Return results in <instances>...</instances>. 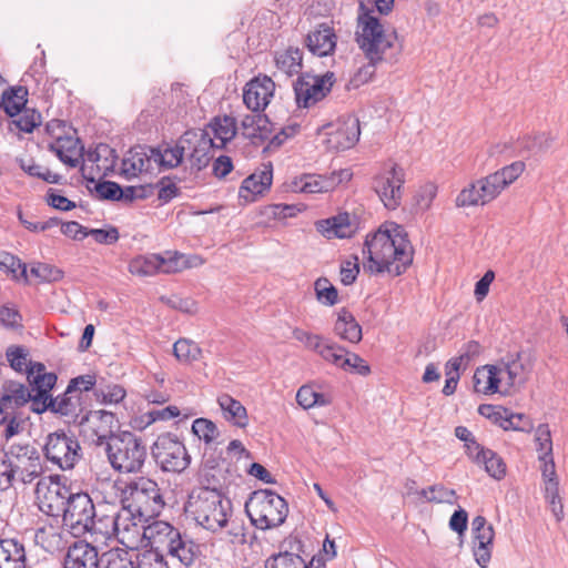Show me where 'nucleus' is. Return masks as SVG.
I'll return each mask as SVG.
<instances>
[{"instance_id": "obj_1", "label": "nucleus", "mask_w": 568, "mask_h": 568, "mask_svg": "<svg viewBox=\"0 0 568 568\" xmlns=\"http://www.w3.org/2000/svg\"><path fill=\"white\" fill-rule=\"evenodd\" d=\"M363 254L364 268L371 273L387 272L398 276L413 262L414 248L405 229L395 222H385L366 237Z\"/></svg>"}, {"instance_id": "obj_2", "label": "nucleus", "mask_w": 568, "mask_h": 568, "mask_svg": "<svg viewBox=\"0 0 568 568\" xmlns=\"http://www.w3.org/2000/svg\"><path fill=\"white\" fill-rule=\"evenodd\" d=\"M185 514L195 524L211 532L227 529L232 542L246 541L244 527L235 525L231 500L217 488L210 486L195 487L189 494L184 506Z\"/></svg>"}, {"instance_id": "obj_3", "label": "nucleus", "mask_w": 568, "mask_h": 568, "mask_svg": "<svg viewBox=\"0 0 568 568\" xmlns=\"http://www.w3.org/2000/svg\"><path fill=\"white\" fill-rule=\"evenodd\" d=\"M355 36L358 47L373 65L383 61L393 63L400 53L396 31L385 28L368 13L358 17Z\"/></svg>"}, {"instance_id": "obj_4", "label": "nucleus", "mask_w": 568, "mask_h": 568, "mask_svg": "<svg viewBox=\"0 0 568 568\" xmlns=\"http://www.w3.org/2000/svg\"><path fill=\"white\" fill-rule=\"evenodd\" d=\"M120 500L124 507L138 513L142 519H151L162 511L165 506L161 489L156 481L146 477L131 480H116Z\"/></svg>"}, {"instance_id": "obj_5", "label": "nucleus", "mask_w": 568, "mask_h": 568, "mask_svg": "<svg viewBox=\"0 0 568 568\" xmlns=\"http://www.w3.org/2000/svg\"><path fill=\"white\" fill-rule=\"evenodd\" d=\"M31 392L18 382L8 381L0 388V438L9 443L24 430L26 420L17 408L30 402Z\"/></svg>"}, {"instance_id": "obj_6", "label": "nucleus", "mask_w": 568, "mask_h": 568, "mask_svg": "<svg viewBox=\"0 0 568 568\" xmlns=\"http://www.w3.org/2000/svg\"><path fill=\"white\" fill-rule=\"evenodd\" d=\"M105 454L115 471L136 474L144 466L146 448L134 434L125 432L110 438L105 446Z\"/></svg>"}, {"instance_id": "obj_7", "label": "nucleus", "mask_w": 568, "mask_h": 568, "mask_svg": "<svg viewBox=\"0 0 568 568\" xmlns=\"http://www.w3.org/2000/svg\"><path fill=\"white\" fill-rule=\"evenodd\" d=\"M245 511L256 528L267 530L285 521L288 506L283 497L265 489L252 494L245 504Z\"/></svg>"}, {"instance_id": "obj_8", "label": "nucleus", "mask_w": 568, "mask_h": 568, "mask_svg": "<svg viewBox=\"0 0 568 568\" xmlns=\"http://www.w3.org/2000/svg\"><path fill=\"white\" fill-rule=\"evenodd\" d=\"M202 263L200 257H189L178 252L148 254L134 257L129 263V272L136 276H153L159 273L173 274Z\"/></svg>"}, {"instance_id": "obj_9", "label": "nucleus", "mask_w": 568, "mask_h": 568, "mask_svg": "<svg viewBox=\"0 0 568 568\" xmlns=\"http://www.w3.org/2000/svg\"><path fill=\"white\" fill-rule=\"evenodd\" d=\"M43 454L47 460L61 470H71L82 458L79 440L63 430L50 433L44 440Z\"/></svg>"}, {"instance_id": "obj_10", "label": "nucleus", "mask_w": 568, "mask_h": 568, "mask_svg": "<svg viewBox=\"0 0 568 568\" xmlns=\"http://www.w3.org/2000/svg\"><path fill=\"white\" fill-rule=\"evenodd\" d=\"M3 450L4 457H7V462H10L17 480L30 484L43 473L40 454L29 443H12Z\"/></svg>"}, {"instance_id": "obj_11", "label": "nucleus", "mask_w": 568, "mask_h": 568, "mask_svg": "<svg viewBox=\"0 0 568 568\" xmlns=\"http://www.w3.org/2000/svg\"><path fill=\"white\" fill-rule=\"evenodd\" d=\"M152 456L164 471L182 473L191 462L184 444L171 434L156 438L152 446Z\"/></svg>"}, {"instance_id": "obj_12", "label": "nucleus", "mask_w": 568, "mask_h": 568, "mask_svg": "<svg viewBox=\"0 0 568 568\" xmlns=\"http://www.w3.org/2000/svg\"><path fill=\"white\" fill-rule=\"evenodd\" d=\"M404 183V170L390 163L374 176L373 190L387 210H396L402 203Z\"/></svg>"}, {"instance_id": "obj_13", "label": "nucleus", "mask_w": 568, "mask_h": 568, "mask_svg": "<svg viewBox=\"0 0 568 568\" xmlns=\"http://www.w3.org/2000/svg\"><path fill=\"white\" fill-rule=\"evenodd\" d=\"M62 515L63 524L72 530V534L81 535L93 526L94 505L85 493L70 494Z\"/></svg>"}, {"instance_id": "obj_14", "label": "nucleus", "mask_w": 568, "mask_h": 568, "mask_svg": "<svg viewBox=\"0 0 568 568\" xmlns=\"http://www.w3.org/2000/svg\"><path fill=\"white\" fill-rule=\"evenodd\" d=\"M70 494L68 487L52 476L41 478L37 483V504L39 509L48 516L55 517L62 514Z\"/></svg>"}, {"instance_id": "obj_15", "label": "nucleus", "mask_w": 568, "mask_h": 568, "mask_svg": "<svg viewBox=\"0 0 568 568\" xmlns=\"http://www.w3.org/2000/svg\"><path fill=\"white\" fill-rule=\"evenodd\" d=\"M353 173L349 169H341L328 175L303 174L292 180L290 187L296 193H326L336 189L339 184L351 181Z\"/></svg>"}, {"instance_id": "obj_16", "label": "nucleus", "mask_w": 568, "mask_h": 568, "mask_svg": "<svg viewBox=\"0 0 568 568\" xmlns=\"http://www.w3.org/2000/svg\"><path fill=\"white\" fill-rule=\"evenodd\" d=\"M333 74L317 77L302 74L294 83L296 103L301 108H310L324 99L331 91Z\"/></svg>"}, {"instance_id": "obj_17", "label": "nucleus", "mask_w": 568, "mask_h": 568, "mask_svg": "<svg viewBox=\"0 0 568 568\" xmlns=\"http://www.w3.org/2000/svg\"><path fill=\"white\" fill-rule=\"evenodd\" d=\"M114 416L105 410L87 412L78 425L81 427L83 436L94 445H103L114 437L112 433V424Z\"/></svg>"}, {"instance_id": "obj_18", "label": "nucleus", "mask_w": 568, "mask_h": 568, "mask_svg": "<svg viewBox=\"0 0 568 568\" xmlns=\"http://www.w3.org/2000/svg\"><path fill=\"white\" fill-rule=\"evenodd\" d=\"M109 524H113L115 527V538L126 547H135L139 539L143 538V529L148 519H142L138 516V513L131 510L128 507L122 509L114 515V518H110Z\"/></svg>"}, {"instance_id": "obj_19", "label": "nucleus", "mask_w": 568, "mask_h": 568, "mask_svg": "<svg viewBox=\"0 0 568 568\" xmlns=\"http://www.w3.org/2000/svg\"><path fill=\"white\" fill-rule=\"evenodd\" d=\"M181 143L184 145L185 152H190L191 165L196 170L209 164L213 158V150L216 149L213 139L202 129L186 131L181 136Z\"/></svg>"}, {"instance_id": "obj_20", "label": "nucleus", "mask_w": 568, "mask_h": 568, "mask_svg": "<svg viewBox=\"0 0 568 568\" xmlns=\"http://www.w3.org/2000/svg\"><path fill=\"white\" fill-rule=\"evenodd\" d=\"M275 83L267 75H258L246 83L243 91V102L247 109L258 112L264 110L274 95Z\"/></svg>"}, {"instance_id": "obj_21", "label": "nucleus", "mask_w": 568, "mask_h": 568, "mask_svg": "<svg viewBox=\"0 0 568 568\" xmlns=\"http://www.w3.org/2000/svg\"><path fill=\"white\" fill-rule=\"evenodd\" d=\"M154 171L151 148L138 145L125 153L121 162L120 174L130 181L143 173H152Z\"/></svg>"}, {"instance_id": "obj_22", "label": "nucleus", "mask_w": 568, "mask_h": 568, "mask_svg": "<svg viewBox=\"0 0 568 568\" xmlns=\"http://www.w3.org/2000/svg\"><path fill=\"white\" fill-rule=\"evenodd\" d=\"M87 397L88 395L81 392L67 388L62 395L53 398L51 412L65 417L70 424H78L87 413Z\"/></svg>"}, {"instance_id": "obj_23", "label": "nucleus", "mask_w": 568, "mask_h": 568, "mask_svg": "<svg viewBox=\"0 0 568 568\" xmlns=\"http://www.w3.org/2000/svg\"><path fill=\"white\" fill-rule=\"evenodd\" d=\"M181 532L171 524L162 520L145 525L143 529L144 546L156 552H166Z\"/></svg>"}, {"instance_id": "obj_24", "label": "nucleus", "mask_w": 568, "mask_h": 568, "mask_svg": "<svg viewBox=\"0 0 568 568\" xmlns=\"http://www.w3.org/2000/svg\"><path fill=\"white\" fill-rule=\"evenodd\" d=\"M359 122L356 118L348 116L339 121L328 133L326 145L329 150L343 151L352 148L359 138Z\"/></svg>"}, {"instance_id": "obj_25", "label": "nucleus", "mask_w": 568, "mask_h": 568, "mask_svg": "<svg viewBox=\"0 0 568 568\" xmlns=\"http://www.w3.org/2000/svg\"><path fill=\"white\" fill-rule=\"evenodd\" d=\"M467 454L495 479H501L506 474V465L493 450L483 448L478 443L467 444Z\"/></svg>"}, {"instance_id": "obj_26", "label": "nucleus", "mask_w": 568, "mask_h": 568, "mask_svg": "<svg viewBox=\"0 0 568 568\" xmlns=\"http://www.w3.org/2000/svg\"><path fill=\"white\" fill-rule=\"evenodd\" d=\"M271 123L264 116L247 114L241 121V134L254 145H261L270 139Z\"/></svg>"}, {"instance_id": "obj_27", "label": "nucleus", "mask_w": 568, "mask_h": 568, "mask_svg": "<svg viewBox=\"0 0 568 568\" xmlns=\"http://www.w3.org/2000/svg\"><path fill=\"white\" fill-rule=\"evenodd\" d=\"M97 549L88 542H75L69 548L64 568H98Z\"/></svg>"}, {"instance_id": "obj_28", "label": "nucleus", "mask_w": 568, "mask_h": 568, "mask_svg": "<svg viewBox=\"0 0 568 568\" xmlns=\"http://www.w3.org/2000/svg\"><path fill=\"white\" fill-rule=\"evenodd\" d=\"M316 230L326 239H346L355 232L349 214L343 213L336 216L316 222Z\"/></svg>"}, {"instance_id": "obj_29", "label": "nucleus", "mask_w": 568, "mask_h": 568, "mask_svg": "<svg viewBox=\"0 0 568 568\" xmlns=\"http://www.w3.org/2000/svg\"><path fill=\"white\" fill-rule=\"evenodd\" d=\"M202 131H206L210 134L216 149H222L236 135V121L229 115L216 116Z\"/></svg>"}, {"instance_id": "obj_30", "label": "nucleus", "mask_w": 568, "mask_h": 568, "mask_svg": "<svg viewBox=\"0 0 568 568\" xmlns=\"http://www.w3.org/2000/svg\"><path fill=\"white\" fill-rule=\"evenodd\" d=\"M50 150L55 153L64 164L75 168L82 158L83 146L80 141L74 136H58L53 143L50 144Z\"/></svg>"}, {"instance_id": "obj_31", "label": "nucleus", "mask_w": 568, "mask_h": 568, "mask_svg": "<svg viewBox=\"0 0 568 568\" xmlns=\"http://www.w3.org/2000/svg\"><path fill=\"white\" fill-rule=\"evenodd\" d=\"M504 382L498 365H485L477 368L474 374V387L477 393L495 394L500 390V384Z\"/></svg>"}, {"instance_id": "obj_32", "label": "nucleus", "mask_w": 568, "mask_h": 568, "mask_svg": "<svg viewBox=\"0 0 568 568\" xmlns=\"http://www.w3.org/2000/svg\"><path fill=\"white\" fill-rule=\"evenodd\" d=\"M310 51L318 57L331 54L336 47V36L333 29L321 24L307 36L306 40Z\"/></svg>"}, {"instance_id": "obj_33", "label": "nucleus", "mask_w": 568, "mask_h": 568, "mask_svg": "<svg viewBox=\"0 0 568 568\" xmlns=\"http://www.w3.org/2000/svg\"><path fill=\"white\" fill-rule=\"evenodd\" d=\"M272 184V171L264 170L246 178L240 187L239 196L246 203L254 202L256 197L270 189Z\"/></svg>"}, {"instance_id": "obj_34", "label": "nucleus", "mask_w": 568, "mask_h": 568, "mask_svg": "<svg viewBox=\"0 0 568 568\" xmlns=\"http://www.w3.org/2000/svg\"><path fill=\"white\" fill-rule=\"evenodd\" d=\"M217 404L226 422L239 428L248 425L247 410L240 400L229 394H222L217 397Z\"/></svg>"}, {"instance_id": "obj_35", "label": "nucleus", "mask_w": 568, "mask_h": 568, "mask_svg": "<svg viewBox=\"0 0 568 568\" xmlns=\"http://www.w3.org/2000/svg\"><path fill=\"white\" fill-rule=\"evenodd\" d=\"M501 376L507 375L506 390L511 387L521 386L528 379L530 372L529 366L523 362L519 354L508 361H503L498 364Z\"/></svg>"}, {"instance_id": "obj_36", "label": "nucleus", "mask_w": 568, "mask_h": 568, "mask_svg": "<svg viewBox=\"0 0 568 568\" xmlns=\"http://www.w3.org/2000/svg\"><path fill=\"white\" fill-rule=\"evenodd\" d=\"M28 382L32 386L30 392L38 393V396L50 395L49 392L57 383V375L48 373L41 363H29Z\"/></svg>"}, {"instance_id": "obj_37", "label": "nucleus", "mask_w": 568, "mask_h": 568, "mask_svg": "<svg viewBox=\"0 0 568 568\" xmlns=\"http://www.w3.org/2000/svg\"><path fill=\"white\" fill-rule=\"evenodd\" d=\"M0 568H26V550L17 539L0 540Z\"/></svg>"}, {"instance_id": "obj_38", "label": "nucleus", "mask_w": 568, "mask_h": 568, "mask_svg": "<svg viewBox=\"0 0 568 568\" xmlns=\"http://www.w3.org/2000/svg\"><path fill=\"white\" fill-rule=\"evenodd\" d=\"M334 332L339 338L353 344L362 341V327L346 308H342L337 313Z\"/></svg>"}, {"instance_id": "obj_39", "label": "nucleus", "mask_w": 568, "mask_h": 568, "mask_svg": "<svg viewBox=\"0 0 568 568\" xmlns=\"http://www.w3.org/2000/svg\"><path fill=\"white\" fill-rule=\"evenodd\" d=\"M155 170L176 168L183 160L185 149L181 139L173 148L155 149L151 148Z\"/></svg>"}, {"instance_id": "obj_40", "label": "nucleus", "mask_w": 568, "mask_h": 568, "mask_svg": "<svg viewBox=\"0 0 568 568\" xmlns=\"http://www.w3.org/2000/svg\"><path fill=\"white\" fill-rule=\"evenodd\" d=\"M494 536L495 532L491 525L474 534V556L476 562L481 568H486L490 560Z\"/></svg>"}, {"instance_id": "obj_41", "label": "nucleus", "mask_w": 568, "mask_h": 568, "mask_svg": "<svg viewBox=\"0 0 568 568\" xmlns=\"http://www.w3.org/2000/svg\"><path fill=\"white\" fill-rule=\"evenodd\" d=\"M166 554L178 558L183 565L190 566L199 554V546L186 536L180 534Z\"/></svg>"}, {"instance_id": "obj_42", "label": "nucleus", "mask_w": 568, "mask_h": 568, "mask_svg": "<svg viewBox=\"0 0 568 568\" xmlns=\"http://www.w3.org/2000/svg\"><path fill=\"white\" fill-rule=\"evenodd\" d=\"M28 90L23 87L10 88L2 93L1 106L10 118H14L24 110Z\"/></svg>"}, {"instance_id": "obj_43", "label": "nucleus", "mask_w": 568, "mask_h": 568, "mask_svg": "<svg viewBox=\"0 0 568 568\" xmlns=\"http://www.w3.org/2000/svg\"><path fill=\"white\" fill-rule=\"evenodd\" d=\"M302 51L297 48H288L275 55L276 68L291 77L302 70Z\"/></svg>"}, {"instance_id": "obj_44", "label": "nucleus", "mask_w": 568, "mask_h": 568, "mask_svg": "<svg viewBox=\"0 0 568 568\" xmlns=\"http://www.w3.org/2000/svg\"><path fill=\"white\" fill-rule=\"evenodd\" d=\"M173 354L180 363L192 364L202 357V349L195 342L180 338L173 345Z\"/></svg>"}, {"instance_id": "obj_45", "label": "nucleus", "mask_w": 568, "mask_h": 568, "mask_svg": "<svg viewBox=\"0 0 568 568\" xmlns=\"http://www.w3.org/2000/svg\"><path fill=\"white\" fill-rule=\"evenodd\" d=\"M21 112L22 113L18 119H12L9 122L8 129L10 132L22 131L26 133H31L41 124V114L34 109H24Z\"/></svg>"}, {"instance_id": "obj_46", "label": "nucleus", "mask_w": 568, "mask_h": 568, "mask_svg": "<svg viewBox=\"0 0 568 568\" xmlns=\"http://www.w3.org/2000/svg\"><path fill=\"white\" fill-rule=\"evenodd\" d=\"M552 142L554 138L548 133L529 135L520 141V152H527L528 155L541 154L551 146Z\"/></svg>"}, {"instance_id": "obj_47", "label": "nucleus", "mask_w": 568, "mask_h": 568, "mask_svg": "<svg viewBox=\"0 0 568 568\" xmlns=\"http://www.w3.org/2000/svg\"><path fill=\"white\" fill-rule=\"evenodd\" d=\"M296 400L304 409L315 406H326L331 404V399L324 394L314 390L310 385L302 386L296 393Z\"/></svg>"}, {"instance_id": "obj_48", "label": "nucleus", "mask_w": 568, "mask_h": 568, "mask_svg": "<svg viewBox=\"0 0 568 568\" xmlns=\"http://www.w3.org/2000/svg\"><path fill=\"white\" fill-rule=\"evenodd\" d=\"M265 568H310L305 560L290 551L273 555L265 561Z\"/></svg>"}, {"instance_id": "obj_49", "label": "nucleus", "mask_w": 568, "mask_h": 568, "mask_svg": "<svg viewBox=\"0 0 568 568\" xmlns=\"http://www.w3.org/2000/svg\"><path fill=\"white\" fill-rule=\"evenodd\" d=\"M347 351L338 344L325 338L316 352L325 362L342 368Z\"/></svg>"}, {"instance_id": "obj_50", "label": "nucleus", "mask_w": 568, "mask_h": 568, "mask_svg": "<svg viewBox=\"0 0 568 568\" xmlns=\"http://www.w3.org/2000/svg\"><path fill=\"white\" fill-rule=\"evenodd\" d=\"M0 268L11 274L16 280H28L27 265L10 253L0 252Z\"/></svg>"}, {"instance_id": "obj_51", "label": "nucleus", "mask_w": 568, "mask_h": 568, "mask_svg": "<svg viewBox=\"0 0 568 568\" xmlns=\"http://www.w3.org/2000/svg\"><path fill=\"white\" fill-rule=\"evenodd\" d=\"M419 495L429 503H447L454 505L456 503V493L443 485H434L422 489Z\"/></svg>"}, {"instance_id": "obj_52", "label": "nucleus", "mask_w": 568, "mask_h": 568, "mask_svg": "<svg viewBox=\"0 0 568 568\" xmlns=\"http://www.w3.org/2000/svg\"><path fill=\"white\" fill-rule=\"evenodd\" d=\"M6 357L11 368L16 372H27L30 367L29 363V351L20 345H11L6 351Z\"/></svg>"}, {"instance_id": "obj_53", "label": "nucleus", "mask_w": 568, "mask_h": 568, "mask_svg": "<svg viewBox=\"0 0 568 568\" xmlns=\"http://www.w3.org/2000/svg\"><path fill=\"white\" fill-rule=\"evenodd\" d=\"M485 200L479 190L477 181L463 189L456 197V205L458 207L485 205Z\"/></svg>"}, {"instance_id": "obj_54", "label": "nucleus", "mask_w": 568, "mask_h": 568, "mask_svg": "<svg viewBox=\"0 0 568 568\" xmlns=\"http://www.w3.org/2000/svg\"><path fill=\"white\" fill-rule=\"evenodd\" d=\"M314 290L316 298L320 303L327 306H333L338 302L337 290L332 285V283L327 278H318L314 284Z\"/></svg>"}, {"instance_id": "obj_55", "label": "nucleus", "mask_w": 568, "mask_h": 568, "mask_svg": "<svg viewBox=\"0 0 568 568\" xmlns=\"http://www.w3.org/2000/svg\"><path fill=\"white\" fill-rule=\"evenodd\" d=\"M498 179L499 176H496L495 173H491L477 180L479 190L486 204L495 200L504 190Z\"/></svg>"}, {"instance_id": "obj_56", "label": "nucleus", "mask_w": 568, "mask_h": 568, "mask_svg": "<svg viewBox=\"0 0 568 568\" xmlns=\"http://www.w3.org/2000/svg\"><path fill=\"white\" fill-rule=\"evenodd\" d=\"M115 152L108 144H99L95 151L90 154V160L97 162L100 170L108 171L112 169L115 162Z\"/></svg>"}, {"instance_id": "obj_57", "label": "nucleus", "mask_w": 568, "mask_h": 568, "mask_svg": "<svg viewBox=\"0 0 568 568\" xmlns=\"http://www.w3.org/2000/svg\"><path fill=\"white\" fill-rule=\"evenodd\" d=\"M192 430L200 439H203L206 444L212 443L219 436L216 425L206 418L195 419L192 424Z\"/></svg>"}, {"instance_id": "obj_58", "label": "nucleus", "mask_w": 568, "mask_h": 568, "mask_svg": "<svg viewBox=\"0 0 568 568\" xmlns=\"http://www.w3.org/2000/svg\"><path fill=\"white\" fill-rule=\"evenodd\" d=\"M525 163L523 161L513 162L509 165L504 166L501 170L495 172L496 176H499V182L504 190L514 183L525 171Z\"/></svg>"}, {"instance_id": "obj_59", "label": "nucleus", "mask_w": 568, "mask_h": 568, "mask_svg": "<svg viewBox=\"0 0 568 568\" xmlns=\"http://www.w3.org/2000/svg\"><path fill=\"white\" fill-rule=\"evenodd\" d=\"M437 186L433 183H427L419 187L414 196L415 206L417 210L425 212L427 211L436 197Z\"/></svg>"}, {"instance_id": "obj_60", "label": "nucleus", "mask_w": 568, "mask_h": 568, "mask_svg": "<svg viewBox=\"0 0 568 568\" xmlns=\"http://www.w3.org/2000/svg\"><path fill=\"white\" fill-rule=\"evenodd\" d=\"M95 396L102 404H118L125 397V390L119 385H108L97 389Z\"/></svg>"}, {"instance_id": "obj_61", "label": "nucleus", "mask_w": 568, "mask_h": 568, "mask_svg": "<svg viewBox=\"0 0 568 568\" xmlns=\"http://www.w3.org/2000/svg\"><path fill=\"white\" fill-rule=\"evenodd\" d=\"M292 334L296 341L301 342L305 346V348L315 353L325 339L322 335L314 334L298 327H295L292 331Z\"/></svg>"}, {"instance_id": "obj_62", "label": "nucleus", "mask_w": 568, "mask_h": 568, "mask_svg": "<svg viewBox=\"0 0 568 568\" xmlns=\"http://www.w3.org/2000/svg\"><path fill=\"white\" fill-rule=\"evenodd\" d=\"M359 273V264L357 256H351L341 263V282L344 285H351L355 282Z\"/></svg>"}, {"instance_id": "obj_63", "label": "nucleus", "mask_w": 568, "mask_h": 568, "mask_svg": "<svg viewBox=\"0 0 568 568\" xmlns=\"http://www.w3.org/2000/svg\"><path fill=\"white\" fill-rule=\"evenodd\" d=\"M342 368L348 372H356L362 376L371 373V368L365 361L359 355L351 352L346 353Z\"/></svg>"}, {"instance_id": "obj_64", "label": "nucleus", "mask_w": 568, "mask_h": 568, "mask_svg": "<svg viewBox=\"0 0 568 568\" xmlns=\"http://www.w3.org/2000/svg\"><path fill=\"white\" fill-rule=\"evenodd\" d=\"M0 322L4 327L18 328L22 326V316L17 308L3 305L0 307Z\"/></svg>"}]
</instances>
